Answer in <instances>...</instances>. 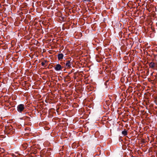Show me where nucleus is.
<instances>
[{"label":"nucleus","instance_id":"7","mask_svg":"<svg viewBox=\"0 0 157 157\" xmlns=\"http://www.w3.org/2000/svg\"><path fill=\"white\" fill-rule=\"evenodd\" d=\"M47 61H45L44 62H42L41 63L43 67H45L47 66V65L45 64V63Z\"/></svg>","mask_w":157,"mask_h":157},{"label":"nucleus","instance_id":"1","mask_svg":"<svg viewBox=\"0 0 157 157\" xmlns=\"http://www.w3.org/2000/svg\"><path fill=\"white\" fill-rule=\"evenodd\" d=\"M25 109V106L24 104L18 105L17 107V110L19 112L21 113Z\"/></svg>","mask_w":157,"mask_h":157},{"label":"nucleus","instance_id":"8","mask_svg":"<svg viewBox=\"0 0 157 157\" xmlns=\"http://www.w3.org/2000/svg\"><path fill=\"white\" fill-rule=\"evenodd\" d=\"M26 145H27L26 144H24L23 145V146H24H24L25 147V149H26L27 147V146H26Z\"/></svg>","mask_w":157,"mask_h":157},{"label":"nucleus","instance_id":"4","mask_svg":"<svg viewBox=\"0 0 157 157\" xmlns=\"http://www.w3.org/2000/svg\"><path fill=\"white\" fill-rule=\"evenodd\" d=\"M71 64L70 61H67V62L65 64V67L67 68L71 67Z\"/></svg>","mask_w":157,"mask_h":157},{"label":"nucleus","instance_id":"6","mask_svg":"<svg viewBox=\"0 0 157 157\" xmlns=\"http://www.w3.org/2000/svg\"><path fill=\"white\" fill-rule=\"evenodd\" d=\"M122 133L124 136H126L128 134L127 131L126 130H124L122 132Z\"/></svg>","mask_w":157,"mask_h":157},{"label":"nucleus","instance_id":"2","mask_svg":"<svg viewBox=\"0 0 157 157\" xmlns=\"http://www.w3.org/2000/svg\"><path fill=\"white\" fill-rule=\"evenodd\" d=\"M149 67L152 69H155V67H157V64L153 62H151L149 64Z\"/></svg>","mask_w":157,"mask_h":157},{"label":"nucleus","instance_id":"5","mask_svg":"<svg viewBox=\"0 0 157 157\" xmlns=\"http://www.w3.org/2000/svg\"><path fill=\"white\" fill-rule=\"evenodd\" d=\"M63 55L62 53L59 54L58 55V58L59 60L62 59L63 58Z\"/></svg>","mask_w":157,"mask_h":157},{"label":"nucleus","instance_id":"9","mask_svg":"<svg viewBox=\"0 0 157 157\" xmlns=\"http://www.w3.org/2000/svg\"><path fill=\"white\" fill-rule=\"evenodd\" d=\"M82 0L84 1H87L88 2H91V0Z\"/></svg>","mask_w":157,"mask_h":157},{"label":"nucleus","instance_id":"3","mask_svg":"<svg viewBox=\"0 0 157 157\" xmlns=\"http://www.w3.org/2000/svg\"><path fill=\"white\" fill-rule=\"evenodd\" d=\"M55 69L56 71H60L61 70L62 67L59 64H57L54 66Z\"/></svg>","mask_w":157,"mask_h":157}]
</instances>
